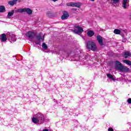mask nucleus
Segmentation results:
<instances>
[{"instance_id":"obj_1","label":"nucleus","mask_w":131,"mask_h":131,"mask_svg":"<svg viewBox=\"0 0 131 131\" xmlns=\"http://www.w3.org/2000/svg\"><path fill=\"white\" fill-rule=\"evenodd\" d=\"M35 116V118L33 117L32 118V121L34 123H37V122H39L40 124H41L45 122L46 117H45L41 114L37 113Z\"/></svg>"},{"instance_id":"obj_2","label":"nucleus","mask_w":131,"mask_h":131,"mask_svg":"<svg viewBox=\"0 0 131 131\" xmlns=\"http://www.w3.org/2000/svg\"><path fill=\"white\" fill-rule=\"evenodd\" d=\"M86 47L88 50H91V51H93L94 52L97 50V45H96L95 42L92 41H87L86 43Z\"/></svg>"},{"instance_id":"obj_3","label":"nucleus","mask_w":131,"mask_h":131,"mask_svg":"<svg viewBox=\"0 0 131 131\" xmlns=\"http://www.w3.org/2000/svg\"><path fill=\"white\" fill-rule=\"evenodd\" d=\"M36 37L38 40V41H34V42L36 43V45H40L41 41H45V36L41 34V33H39L38 35H37Z\"/></svg>"},{"instance_id":"obj_4","label":"nucleus","mask_w":131,"mask_h":131,"mask_svg":"<svg viewBox=\"0 0 131 131\" xmlns=\"http://www.w3.org/2000/svg\"><path fill=\"white\" fill-rule=\"evenodd\" d=\"M74 30L73 31V32L74 33H76V34H80V33H82V32L83 31V29L82 28L79 27V26L77 25H75L74 26Z\"/></svg>"},{"instance_id":"obj_5","label":"nucleus","mask_w":131,"mask_h":131,"mask_svg":"<svg viewBox=\"0 0 131 131\" xmlns=\"http://www.w3.org/2000/svg\"><path fill=\"white\" fill-rule=\"evenodd\" d=\"M122 66V63H121V62H120V61H115V68L116 70H119L120 71Z\"/></svg>"},{"instance_id":"obj_6","label":"nucleus","mask_w":131,"mask_h":131,"mask_svg":"<svg viewBox=\"0 0 131 131\" xmlns=\"http://www.w3.org/2000/svg\"><path fill=\"white\" fill-rule=\"evenodd\" d=\"M7 36L9 38L11 42H12V41H16V40H17V39L16 38V35L12 34V33H9L7 34Z\"/></svg>"},{"instance_id":"obj_7","label":"nucleus","mask_w":131,"mask_h":131,"mask_svg":"<svg viewBox=\"0 0 131 131\" xmlns=\"http://www.w3.org/2000/svg\"><path fill=\"white\" fill-rule=\"evenodd\" d=\"M26 36L30 39V40H32L33 38L35 37V33H34V32L29 31L26 34Z\"/></svg>"},{"instance_id":"obj_8","label":"nucleus","mask_w":131,"mask_h":131,"mask_svg":"<svg viewBox=\"0 0 131 131\" xmlns=\"http://www.w3.org/2000/svg\"><path fill=\"white\" fill-rule=\"evenodd\" d=\"M69 18V14L67 11H63V15L61 16V18L62 20H66Z\"/></svg>"},{"instance_id":"obj_9","label":"nucleus","mask_w":131,"mask_h":131,"mask_svg":"<svg viewBox=\"0 0 131 131\" xmlns=\"http://www.w3.org/2000/svg\"><path fill=\"white\" fill-rule=\"evenodd\" d=\"M120 71H121V72H128V71H129V69H128L127 67L122 66Z\"/></svg>"},{"instance_id":"obj_10","label":"nucleus","mask_w":131,"mask_h":131,"mask_svg":"<svg viewBox=\"0 0 131 131\" xmlns=\"http://www.w3.org/2000/svg\"><path fill=\"white\" fill-rule=\"evenodd\" d=\"M97 41H98V43H99L100 46H103V37H102V36L100 35L97 36Z\"/></svg>"},{"instance_id":"obj_11","label":"nucleus","mask_w":131,"mask_h":131,"mask_svg":"<svg viewBox=\"0 0 131 131\" xmlns=\"http://www.w3.org/2000/svg\"><path fill=\"white\" fill-rule=\"evenodd\" d=\"M0 39L3 42L6 41L8 38H7V37H6V34H2L1 36Z\"/></svg>"},{"instance_id":"obj_12","label":"nucleus","mask_w":131,"mask_h":131,"mask_svg":"<svg viewBox=\"0 0 131 131\" xmlns=\"http://www.w3.org/2000/svg\"><path fill=\"white\" fill-rule=\"evenodd\" d=\"M24 12L28 14V15H31V14H32V10H31L30 8H24Z\"/></svg>"},{"instance_id":"obj_13","label":"nucleus","mask_w":131,"mask_h":131,"mask_svg":"<svg viewBox=\"0 0 131 131\" xmlns=\"http://www.w3.org/2000/svg\"><path fill=\"white\" fill-rule=\"evenodd\" d=\"M17 2H18V0H12L8 2V5L10 6H14V5H16L17 4Z\"/></svg>"},{"instance_id":"obj_14","label":"nucleus","mask_w":131,"mask_h":131,"mask_svg":"<svg viewBox=\"0 0 131 131\" xmlns=\"http://www.w3.org/2000/svg\"><path fill=\"white\" fill-rule=\"evenodd\" d=\"M95 35V32L94 31L90 30L87 32V35L89 37H92V36H94Z\"/></svg>"},{"instance_id":"obj_15","label":"nucleus","mask_w":131,"mask_h":131,"mask_svg":"<svg viewBox=\"0 0 131 131\" xmlns=\"http://www.w3.org/2000/svg\"><path fill=\"white\" fill-rule=\"evenodd\" d=\"M123 57L125 58V59H127V58H128V57H131L130 52L128 51L125 52L123 55Z\"/></svg>"},{"instance_id":"obj_16","label":"nucleus","mask_w":131,"mask_h":131,"mask_svg":"<svg viewBox=\"0 0 131 131\" xmlns=\"http://www.w3.org/2000/svg\"><path fill=\"white\" fill-rule=\"evenodd\" d=\"M127 3V0H123L122 7L124 9H127V8H128V6L126 5Z\"/></svg>"},{"instance_id":"obj_17","label":"nucleus","mask_w":131,"mask_h":131,"mask_svg":"<svg viewBox=\"0 0 131 131\" xmlns=\"http://www.w3.org/2000/svg\"><path fill=\"white\" fill-rule=\"evenodd\" d=\"M15 12V11L14 10H12L11 12H9L7 15V17L8 19H11V17L14 15V13Z\"/></svg>"},{"instance_id":"obj_18","label":"nucleus","mask_w":131,"mask_h":131,"mask_svg":"<svg viewBox=\"0 0 131 131\" xmlns=\"http://www.w3.org/2000/svg\"><path fill=\"white\" fill-rule=\"evenodd\" d=\"M80 6H81V3H74V7L76 8H80Z\"/></svg>"},{"instance_id":"obj_19","label":"nucleus","mask_w":131,"mask_h":131,"mask_svg":"<svg viewBox=\"0 0 131 131\" xmlns=\"http://www.w3.org/2000/svg\"><path fill=\"white\" fill-rule=\"evenodd\" d=\"M123 63L127 64V65H129V66H131V61L127 60H123Z\"/></svg>"},{"instance_id":"obj_20","label":"nucleus","mask_w":131,"mask_h":131,"mask_svg":"<svg viewBox=\"0 0 131 131\" xmlns=\"http://www.w3.org/2000/svg\"><path fill=\"white\" fill-rule=\"evenodd\" d=\"M6 11V8L4 6H0V13H3Z\"/></svg>"},{"instance_id":"obj_21","label":"nucleus","mask_w":131,"mask_h":131,"mask_svg":"<svg viewBox=\"0 0 131 131\" xmlns=\"http://www.w3.org/2000/svg\"><path fill=\"white\" fill-rule=\"evenodd\" d=\"M121 32V31H120V30L119 29H115L114 31V33H115V34H120V33Z\"/></svg>"},{"instance_id":"obj_22","label":"nucleus","mask_w":131,"mask_h":131,"mask_svg":"<svg viewBox=\"0 0 131 131\" xmlns=\"http://www.w3.org/2000/svg\"><path fill=\"white\" fill-rule=\"evenodd\" d=\"M15 12L16 13H23L24 12V8L17 9L15 10Z\"/></svg>"},{"instance_id":"obj_23","label":"nucleus","mask_w":131,"mask_h":131,"mask_svg":"<svg viewBox=\"0 0 131 131\" xmlns=\"http://www.w3.org/2000/svg\"><path fill=\"white\" fill-rule=\"evenodd\" d=\"M107 76L110 79H114V77H113V76L111 75V74H107Z\"/></svg>"},{"instance_id":"obj_24","label":"nucleus","mask_w":131,"mask_h":131,"mask_svg":"<svg viewBox=\"0 0 131 131\" xmlns=\"http://www.w3.org/2000/svg\"><path fill=\"white\" fill-rule=\"evenodd\" d=\"M42 48H43L44 50H48V46H47V44H46V43H42Z\"/></svg>"},{"instance_id":"obj_25","label":"nucleus","mask_w":131,"mask_h":131,"mask_svg":"<svg viewBox=\"0 0 131 131\" xmlns=\"http://www.w3.org/2000/svg\"><path fill=\"white\" fill-rule=\"evenodd\" d=\"M67 6L68 7H74V3L73 2H71V3H68L67 4Z\"/></svg>"},{"instance_id":"obj_26","label":"nucleus","mask_w":131,"mask_h":131,"mask_svg":"<svg viewBox=\"0 0 131 131\" xmlns=\"http://www.w3.org/2000/svg\"><path fill=\"white\" fill-rule=\"evenodd\" d=\"M114 4H117L119 3V0H112Z\"/></svg>"},{"instance_id":"obj_27","label":"nucleus","mask_w":131,"mask_h":131,"mask_svg":"<svg viewBox=\"0 0 131 131\" xmlns=\"http://www.w3.org/2000/svg\"><path fill=\"white\" fill-rule=\"evenodd\" d=\"M127 102H128V104H131V98L128 99Z\"/></svg>"},{"instance_id":"obj_28","label":"nucleus","mask_w":131,"mask_h":131,"mask_svg":"<svg viewBox=\"0 0 131 131\" xmlns=\"http://www.w3.org/2000/svg\"><path fill=\"white\" fill-rule=\"evenodd\" d=\"M108 131H114L112 128H110L108 129Z\"/></svg>"},{"instance_id":"obj_29","label":"nucleus","mask_w":131,"mask_h":131,"mask_svg":"<svg viewBox=\"0 0 131 131\" xmlns=\"http://www.w3.org/2000/svg\"><path fill=\"white\" fill-rule=\"evenodd\" d=\"M122 42H126V39H122Z\"/></svg>"},{"instance_id":"obj_30","label":"nucleus","mask_w":131,"mask_h":131,"mask_svg":"<svg viewBox=\"0 0 131 131\" xmlns=\"http://www.w3.org/2000/svg\"><path fill=\"white\" fill-rule=\"evenodd\" d=\"M42 131H49V130L48 129H43Z\"/></svg>"},{"instance_id":"obj_31","label":"nucleus","mask_w":131,"mask_h":131,"mask_svg":"<svg viewBox=\"0 0 131 131\" xmlns=\"http://www.w3.org/2000/svg\"><path fill=\"white\" fill-rule=\"evenodd\" d=\"M51 1H52V2H57V1L58 0H51Z\"/></svg>"},{"instance_id":"obj_32","label":"nucleus","mask_w":131,"mask_h":131,"mask_svg":"<svg viewBox=\"0 0 131 131\" xmlns=\"http://www.w3.org/2000/svg\"><path fill=\"white\" fill-rule=\"evenodd\" d=\"M92 1V2H95V0H90Z\"/></svg>"}]
</instances>
